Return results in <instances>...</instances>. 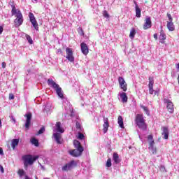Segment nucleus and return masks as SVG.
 Here are the masks:
<instances>
[{
  "mask_svg": "<svg viewBox=\"0 0 179 179\" xmlns=\"http://www.w3.org/2000/svg\"><path fill=\"white\" fill-rule=\"evenodd\" d=\"M3 31V27L2 26H0V34H2Z\"/></svg>",
  "mask_w": 179,
  "mask_h": 179,
  "instance_id": "obj_49",
  "label": "nucleus"
},
{
  "mask_svg": "<svg viewBox=\"0 0 179 179\" xmlns=\"http://www.w3.org/2000/svg\"><path fill=\"white\" fill-rule=\"evenodd\" d=\"M81 52L83 53L84 55H87L89 54V46L85 42L81 43L80 44Z\"/></svg>",
  "mask_w": 179,
  "mask_h": 179,
  "instance_id": "obj_13",
  "label": "nucleus"
},
{
  "mask_svg": "<svg viewBox=\"0 0 179 179\" xmlns=\"http://www.w3.org/2000/svg\"><path fill=\"white\" fill-rule=\"evenodd\" d=\"M11 121L14 123L16 124V120L13 117V116H11Z\"/></svg>",
  "mask_w": 179,
  "mask_h": 179,
  "instance_id": "obj_48",
  "label": "nucleus"
},
{
  "mask_svg": "<svg viewBox=\"0 0 179 179\" xmlns=\"http://www.w3.org/2000/svg\"><path fill=\"white\" fill-rule=\"evenodd\" d=\"M15 17L16 19L14 20L15 27H19L20 26H22V24H23V15L22 14V12H20V10H18Z\"/></svg>",
  "mask_w": 179,
  "mask_h": 179,
  "instance_id": "obj_5",
  "label": "nucleus"
},
{
  "mask_svg": "<svg viewBox=\"0 0 179 179\" xmlns=\"http://www.w3.org/2000/svg\"><path fill=\"white\" fill-rule=\"evenodd\" d=\"M15 99V96L13 94H9V100H13Z\"/></svg>",
  "mask_w": 179,
  "mask_h": 179,
  "instance_id": "obj_45",
  "label": "nucleus"
},
{
  "mask_svg": "<svg viewBox=\"0 0 179 179\" xmlns=\"http://www.w3.org/2000/svg\"><path fill=\"white\" fill-rule=\"evenodd\" d=\"M135 34H136V31L135 30V28H133L130 31V34H129V37L131 40H134V38H135Z\"/></svg>",
  "mask_w": 179,
  "mask_h": 179,
  "instance_id": "obj_26",
  "label": "nucleus"
},
{
  "mask_svg": "<svg viewBox=\"0 0 179 179\" xmlns=\"http://www.w3.org/2000/svg\"><path fill=\"white\" fill-rule=\"evenodd\" d=\"M24 117H26V122H25V128L26 129H29L30 128V124L31 123V113H27Z\"/></svg>",
  "mask_w": 179,
  "mask_h": 179,
  "instance_id": "obj_12",
  "label": "nucleus"
},
{
  "mask_svg": "<svg viewBox=\"0 0 179 179\" xmlns=\"http://www.w3.org/2000/svg\"><path fill=\"white\" fill-rule=\"evenodd\" d=\"M112 164H111V159H108L106 162V167H111Z\"/></svg>",
  "mask_w": 179,
  "mask_h": 179,
  "instance_id": "obj_39",
  "label": "nucleus"
},
{
  "mask_svg": "<svg viewBox=\"0 0 179 179\" xmlns=\"http://www.w3.org/2000/svg\"><path fill=\"white\" fill-rule=\"evenodd\" d=\"M159 38L160 40V43H162V44L164 43V41L166 40V34H164V31H163V27H162Z\"/></svg>",
  "mask_w": 179,
  "mask_h": 179,
  "instance_id": "obj_20",
  "label": "nucleus"
},
{
  "mask_svg": "<svg viewBox=\"0 0 179 179\" xmlns=\"http://www.w3.org/2000/svg\"><path fill=\"white\" fill-rule=\"evenodd\" d=\"M73 145L76 149L70 150V155L73 157H79V156H82V153H83V150H85V149L80 145V142L78 140H74Z\"/></svg>",
  "mask_w": 179,
  "mask_h": 179,
  "instance_id": "obj_2",
  "label": "nucleus"
},
{
  "mask_svg": "<svg viewBox=\"0 0 179 179\" xmlns=\"http://www.w3.org/2000/svg\"><path fill=\"white\" fill-rule=\"evenodd\" d=\"M0 128H2V121H1V119H0Z\"/></svg>",
  "mask_w": 179,
  "mask_h": 179,
  "instance_id": "obj_54",
  "label": "nucleus"
},
{
  "mask_svg": "<svg viewBox=\"0 0 179 179\" xmlns=\"http://www.w3.org/2000/svg\"><path fill=\"white\" fill-rule=\"evenodd\" d=\"M117 123L120 128H124V119H122V116H119L117 118Z\"/></svg>",
  "mask_w": 179,
  "mask_h": 179,
  "instance_id": "obj_25",
  "label": "nucleus"
},
{
  "mask_svg": "<svg viewBox=\"0 0 179 179\" xmlns=\"http://www.w3.org/2000/svg\"><path fill=\"white\" fill-rule=\"evenodd\" d=\"M141 108H143V110L145 111V114H147V115H150V113L149 112V109L148 108V107L143 106V105H141L140 106Z\"/></svg>",
  "mask_w": 179,
  "mask_h": 179,
  "instance_id": "obj_30",
  "label": "nucleus"
},
{
  "mask_svg": "<svg viewBox=\"0 0 179 179\" xmlns=\"http://www.w3.org/2000/svg\"><path fill=\"white\" fill-rule=\"evenodd\" d=\"M166 27L169 31H174V30H176V27L174 26V23H173V21H167Z\"/></svg>",
  "mask_w": 179,
  "mask_h": 179,
  "instance_id": "obj_18",
  "label": "nucleus"
},
{
  "mask_svg": "<svg viewBox=\"0 0 179 179\" xmlns=\"http://www.w3.org/2000/svg\"><path fill=\"white\" fill-rule=\"evenodd\" d=\"M29 17L34 29H35L36 31H38V24L37 23V20H36V17H34V14H33V13H29Z\"/></svg>",
  "mask_w": 179,
  "mask_h": 179,
  "instance_id": "obj_8",
  "label": "nucleus"
},
{
  "mask_svg": "<svg viewBox=\"0 0 179 179\" xmlns=\"http://www.w3.org/2000/svg\"><path fill=\"white\" fill-rule=\"evenodd\" d=\"M120 99H122V103H127L128 101V96H127V93L122 92L120 94Z\"/></svg>",
  "mask_w": 179,
  "mask_h": 179,
  "instance_id": "obj_23",
  "label": "nucleus"
},
{
  "mask_svg": "<svg viewBox=\"0 0 179 179\" xmlns=\"http://www.w3.org/2000/svg\"><path fill=\"white\" fill-rule=\"evenodd\" d=\"M58 52H62V50L61 49H59Z\"/></svg>",
  "mask_w": 179,
  "mask_h": 179,
  "instance_id": "obj_55",
  "label": "nucleus"
},
{
  "mask_svg": "<svg viewBox=\"0 0 179 179\" xmlns=\"http://www.w3.org/2000/svg\"><path fill=\"white\" fill-rule=\"evenodd\" d=\"M136 124L140 129L145 131L146 129V123L145 122V118H143V115L137 114L136 116Z\"/></svg>",
  "mask_w": 179,
  "mask_h": 179,
  "instance_id": "obj_4",
  "label": "nucleus"
},
{
  "mask_svg": "<svg viewBox=\"0 0 179 179\" xmlns=\"http://www.w3.org/2000/svg\"><path fill=\"white\" fill-rule=\"evenodd\" d=\"M154 38H155V40H157V34H154Z\"/></svg>",
  "mask_w": 179,
  "mask_h": 179,
  "instance_id": "obj_52",
  "label": "nucleus"
},
{
  "mask_svg": "<svg viewBox=\"0 0 179 179\" xmlns=\"http://www.w3.org/2000/svg\"><path fill=\"white\" fill-rule=\"evenodd\" d=\"M145 23L143 25V29L144 30H148V29H150L152 27V20L150 16H146L145 17Z\"/></svg>",
  "mask_w": 179,
  "mask_h": 179,
  "instance_id": "obj_11",
  "label": "nucleus"
},
{
  "mask_svg": "<svg viewBox=\"0 0 179 179\" xmlns=\"http://www.w3.org/2000/svg\"><path fill=\"white\" fill-rule=\"evenodd\" d=\"M121 89L123 90V92H127V83L124 84H120Z\"/></svg>",
  "mask_w": 179,
  "mask_h": 179,
  "instance_id": "obj_34",
  "label": "nucleus"
},
{
  "mask_svg": "<svg viewBox=\"0 0 179 179\" xmlns=\"http://www.w3.org/2000/svg\"><path fill=\"white\" fill-rule=\"evenodd\" d=\"M0 171L3 173L5 172V170L3 169V166L2 165H0Z\"/></svg>",
  "mask_w": 179,
  "mask_h": 179,
  "instance_id": "obj_46",
  "label": "nucleus"
},
{
  "mask_svg": "<svg viewBox=\"0 0 179 179\" xmlns=\"http://www.w3.org/2000/svg\"><path fill=\"white\" fill-rule=\"evenodd\" d=\"M164 104H166V108L171 114H173L174 113V105L173 104V102L170 101V99H164Z\"/></svg>",
  "mask_w": 179,
  "mask_h": 179,
  "instance_id": "obj_10",
  "label": "nucleus"
},
{
  "mask_svg": "<svg viewBox=\"0 0 179 179\" xmlns=\"http://www.w3.org/2000/svg\"><path fill=\"white\" fill-rule=\"evenodd\" d=\"M78 139H80V141L85 139V135H83V134L79 132L78 136Z\"/></svg>",
  "mask_w": 179,
  "mask_h": 179,
  "instance_id": "obj_35",
  "label": "nucleus"
},
{
  "mask_svg": "<svg viewBox=\"0 0 179 179\" xmlns=\"http://www.w3.org/2000/svg\"><path fill=\"white\" fill-rule=\"evenodd\" d=\"M66 58L69 62H75V57H73V51L72 50V48H66Z\"/></svg>",
  "mask_w": 179,
  "mask_h": 179,
  "instance_id": "obj_6",
  "label": "nucleus"
},
{
  "mask_svg": "<svg viewBox=\"0 0 179 179\" xmlns=\"http://www.w3.org/2000/svg\"><path fill=\"white\" fill-rule=\"evenodd\" d=\"M134 3L135 4V9H136V17H141V8H139V6H138V3L134 1Z\"/></svg>",
  "mask_w": 179,
  "mask_h": 179,
  "instance_id": "obj_19",
  "label": "nucleus"
},
{
  "mask_svg": "<svg viewBox=\"0 0 179 179\" xmlns=\"http://www.w3.org/2000/svg\"><path fill=\"white\" fill-rule=\"evenodd\" d=\"M148 139L149 141V150H150L152 155L156 153V147H155V141H153V136L152 134L148 136Z\"/></svg>",
  "mask_w": 179,
  "mask_h": 179,
  "instance_id": "obj_7",
  "label": "nucleus"
},
{
  "mask_svg": "<svg viewBox=\"0 0 179 179\" xmlns=\"http://www.w3.org/2000/svg\"><path fill=\"white\" fill-rule=\"evenodd\" d=\"M44 131H45V129L43 127L38 130V134L41 135V134H44Z\"/></svg>",
  "mask_w": 179,
  "mask_h": 179,
  "instance_id": "obj_38",
  "label": "nucleus"
},
{
  "mask_svg": "<svg viewBox=\"0 0 179 179\" xmlns=\"http://www.w3.org/2000/svg\"><path fill=\"white\" fill-rule=\"evenodd\" d=\"M26 38H27L28 43H29L30 44H33V39H31V37L30 36L27 35Z\"/></svg>",
  "mask_w": 179,
  "mask_h": 179,
  "instance_id": "obj_37",
  "label": "nucleus"
},
{
  "mask_svg": "<svg viewBox=\"0 0 179 179\" xmlns=\"http://www.w3.org/2000/svg\"><path fill=\"white\" fill-rule=\"evenodd\" d=\"M103 15L104 17H106V19H108V17H110V15H108V13L107 12V10H104L103 12Z\"/></svg>",
  "mask_w": 179,
  "mask_h": 179,
  "instance_id": "obj_40",
  "label": "nucleus"
},
{
  "mask_svg": "<svg viewBox=\"0 0 179 179\" xmlns=\"http://www.w3.org/2000/svg\"><path fill=\"white\" fill-rule=\"evenodd\" d=\"M113 159L116 164H118V163H120L121 162V160H120V157L118 156V154H117L116 152L113 153Z\"/></svg>",
  "mask_w": 179,
  "mask_h": 179,
  "instance_id": "obj_24",
  "label": "nucleus"
},
{
  "mask_svg": "<svg viewBox=\"0 0 179 179\" xmlns=\"http://www.w3.org/2000/svg\"><path fill=\"white\" fill-rule=\"evenodd\" d=\"M48 85L55 90L58 97H59L61 100H62L63 103H66V101H68V99L64 94V91H62V88H61V87H59V85L57 84V83H55L54 80L49 78L48 80Z\"/></svg>",
  "mask_w": 179,
  "mask_h": 179,
  "instance_id": "obj_1",
  "label": "nucleus"
},
{
  "mask_svg": "<svg viewBox=\"0 0 179 179\" xmlns=\"http://www.w3.org/2000/svg\"><path fill=\"white\" fill-rule=\"evenodd\" d=\"M153 77H149V84L153 85Z\"/></svg>",
  "mask_w": 179,
  "mask_h": 179,
  "instance_id": "obj_44",
  "label": "nucleus"
},
{
  "mask_svg": "<svg viewBox=\"0 0 179 179\" xmlns=\"http://www.w3.org/2000/svg\"><path fill=\"white\" fill-rule=\"evenodd\" d=\"M38 155L32 156L31 155H25L22 156L24 167H27L29 164V166L33 165V163H34L36 160H38Z\"/></svg>",
  "mask_w": 179,
  "mask_h": 179,
  "instance_id": "obj_3",
  "label": "nucleus"
},
{
  "mask_svg": "<svg viewBox=\"0 0 179 179\" xmlns=\"http://www.w3.org/2000/svg\"><path fill=\"white\" fill-rule=\"evenodd\" d=\"M31 143L32 145H34V146L38 147L39 144H38V140H37L36 138H32L31 139Z\"/></svg>",
  "mask_w": 179,
  "mask_h": 179,
  "instance_id": "obj_27",
  "label": "nucleus"
},
{
  "mask_svg": "<svg viewBox=\"0 0 179 179\" xmlns=\"http://www.w3.org/2000/svg\"><path fill=\"white\" fill-rule=\"evenodd\" d=\"M56 131L57 132H60V134H64V129H62V127H61V122H57L56 123Z\"/></svg>",
  "mask_w": 179,
  "mask_h": 179,
  "instance_id": "obj_22",
  "label": "nucleus"
},
{
  "mask_svg": "<svg viewBox=\"0 0 179 179\" xmlns=\"http://www.w3.org/2000/svg\"><path fill=\"white\" fill-rule=\"evenodd\" d=\"M52 111V106L50 103H46L43 108V112L45 113L48 115V114H51V112Z\"/></svg>",
  "mask_w": 179,
  "mask_h": 179,
  "instance_id": "obj_14",
  "label": "nucleus"
},
{
  "mask_svg": "<svg viewBox=\"0 0 179 179\" xmlns=\"http://www.w3.org/2000/svg\"><path fill=\"white\" fill-rule=\"evenodd\" d=\"M0 155L3 156V150L2 148H0Z\"/></svg>",
  "mask_w": 179,
  "mask_h": 179,
  "instance_id": "obj_50",
  "label": "nucleus"
},
{
  "mask_svg": "<svg viewBox=\"0 0 179 179\" xmlns=\"http://www.w3.org/2000/svg\"><path fill=\"white\" fill-rule=\"evenodd\" d=\"M75 1H78V0H75Z\"/></svg>",
  "mask_w": 179,
  "mask_h": 179,
  "instance_id": "obj_58",
  "label": "nucleus"
},
{
  "mask_svg": "<svg viewBox=\"0 0 179 179\" xmlns=\"http://www.w3.org/2000/svg\"><path fill=\"white\" fill-rule=\"evenodd\" d=\"M78 34L80 36H85V33L83 32V29L82 28H78Z\"/></svg>",
  "mask_w": 179,
  "mask_h": 179,
  "instance_id": "obj_41",
  "label": "nucleus"
},
{
  "mask_svg": "<svg viewBox=\"0 0 179 179\" xmlns=\"http://www.w3.org/2000/svg\"><path fill=\"white\" fill-rule=\"evenodd\" d=\"M176 69H178L179 71V63L176 64Z\"/></svg>",
  "mask_w": 179,
  "mask_h": 179,
  "instance_id": "obj_53",
  "label": "nucleus"
},
{
  "mask_svg": "<svg viewBox=\"0 0 179 179\" xmlns=\"http://www.w3.org/2000/svg\"><path fill=\"white\" fill-rule=\"evenodd\" d=\"M159 170H160V171H162V172L167 171L166 170V167L164 166V165H160Z\"/></svg>",
  "mask_w": 179,
  "mask_h": 179,
  "instance_id": "obj_42",
  "label": "nucleus"
},
{
  "mask_svg": "<svg viewBox=\"0 0 179 179\" xmlns=\"http://www.w3.org/2000/svg\"><path fill=\"white\" fill-rule=\"evenodd\" d=\"M12 7V10H11V15L12 16H16V15H17V10H16V7L13 5L11 6Z\"/></svg>",
  "mask_w": 179,
  "mask_h": 179,
  "instance_id": "obj_29",
  "label": "nucleus"
},
{
  "mask_svg": "<svg viewBox=\"0 0 179 179\" xmlns=\"http://www.w3.org/2000/svg\"><path fill=\"white\" fill-rule=\"evenodd\" d=\"M167 17L169 18L168 22H173V17H171V15L167 13Z\"/></svg>",
  "mask_w": 179,
  "mask_h": 179,
  "instance_id": "obj_43",
  "label": "nucleus"
},
{
  "mask_svg": "<svg viewBox=\"0 0 179 179\" xmlns=\"http://www.w3.org/2000/svg\"><path fill=\"white\" fill-rule=\"evenodd\" d=\"M118 80H119L120 85H124V84L127 83H125V80L122 77H119Z\"/></svg>",
  "mask_w": 179,
  "mask_h": 179,
  "instance_id": "obj_33",
  "label": "nucleus"
},
{
  "mask_svg": "<svg viewBox=\"0 0 179 179\" xmlns=\"http://www.w3.org/2000/svg\"><path fill=\"white\" fill-rule=\"evenodd\" d=\"M103 134H107V131H108V127H110V124H108V118L103 117Z\"/></svg>",
  "mask_w": 179,
  "mask_h": 179,
  "instance_id": "obj_15",
  "label": "nucleus"
},
{
  "mask_svg": "<svg viewBox=\"0 0 179 179\" xmlns=\"http://www.w3.org/2000/svg\"><path fill=\"white\" fill-rule=\"evenodd\" d=\"M149 93L150 94H155V96L157 94V91H154L153 88H149Z\"/></svg>",
  "mask_w": 179,
  "mask_h": 179,
  "instance_id": "obj_36",
  "label": "nucleus"
},
{
  "mask_svg": "<svg viewBox=\"0 0 179 179\" xmlns=\"http://www.w3.org/2000/svg\"><path fill=\"white\" fill-rule=\"evenodd\" d=\"M162 135L164 136V139H169V127H162Z\"/></svg>",
  "mask_w": 179,
  "mask_h": 179,
  "instance_id": "obj_16",
  "label": "nucleus"
},
{
  "mask_svg": "<svg viewBox=\"0 0 179 179\" xmlns=\"http://www.w3.org/2000/svg\"><path fill=\"white\" fill-rule=\"evenodd\" d=\"M35 1V2H37V0H34Z\"/></svg>",
  "mask_w": 179,
  "mask_h": 179,
  "instance_id": "obj_57",
  "label": "nucleus"
},
{
  "mask_svg": "<svg viewBox=\"0 0 179 179\" xmlns=\"http://www.w3.org/2000/svg\"><path fill=\"white\" fill-rule=\"evenodd\" d=\"M148 88H149V89L153 88V84H149V85H148Z\"/></svg>",
  "mask_w": 179,
  "mask_h": 179,
  "instance_id": "obj_51",
  "label": "nucleus"
},
{
  "mask_svg": "<svg viewBox=\"0 0 179 179\" xmlns=\"http://www.w3.org/2000/svg\"><path fill=\"white\" fill-rule=\"evenodd\" d=\"M33 73H36V70H34V69L33 67L28 69L27 71V75H31Z\"/></svg>",
  "mask_w": 179,
  "mask_h": 179,
  "instance_id": "obj_31",
  "label": "nucleus"
},
{
  "mask_svg": "<svg viewBox=\"0 0 179 179\" xmlns=\"http://www.w3.org/2000/svg\"><path fill=\"white\" fill-rule=\"evenodd\" d=\"M1 66H2L3 69L6 68V63H5V62H2Z\"/></svg>",
  "mask_w": 179,
  "mask_h": 179,
  "instance_id": "obj_47",
  "label": "nucleus"
},
{
  "mask_svg": "<svg viewBox=\"0 0 179 179\" xmlns=\"http://www.w3.org/2000/svg\"><path fill=\"white\" fill-rule=\"evenodd\" d=\"M77 164L75 160H71L70 162L67 163L62 167L63 171H69V170H72L73 167H76Z\"/></svg>",
  "mask_w": 179,
  "mask_h": 179,
  "instance_id": "obj_9",
  "label": "nucleus"
},
{
  "mask_svg": "<svg viewBox=\"0 0 179 179\" xmlns=\"http://www.w3.org/2000/svg\"><path fill=\"white\" fill-rule=\"evenodd\" d=\"M53 138H55V141L57 142L58 145H62V141H61V134L59 133H54L53 134Z\"/></svg>",
  "mask_w": 179,
  "mask_h": 179,
  "instance_id": "obj_17",
  "label": "nucleus"
},
{
  "mask_svg": "<svg viewBox=\"0 0 179 179\" xmlns=\"http://www.w3.org/2000/svg\"><path fill=\"white\" fill-rule=\"evenodd\" d=\"M19 145V139L18 138H15L13 139L11 141V147L13 148V150H15L16 149V146Z\"/></svg>",
  "mask_w": 179,
  "mask_h": 179,
  "instance_id": "obj_21",
  "label": "nucleus"
},
{
  "mask_svg": "<svg viewBox=\"0 0 179 179\" xmlns=\"http://www.w3.org/2000/svg\"><path fill=\"white\" fill-rule=\"evenodd\" d=\"M76 127L80 132H82V126L80 125V123L79 122H76Z\"/></svg>",
  "mask_w": 179,
  "mask_h": 179,
  "instance_id": "obj_32",
  "label": "nucleus"
},
{
  "mask_svg": "<svg viewBox=\"0 0 179 179\" xmlns=\"http://www.w3.org/2000/svg\"><path fill=\"white\" fill-rule=\"evenodd\" d=\"M139 138L141 139V141H142V138L141 137V135H139Z\"/></svg>",
  "mask_w": 179,
  "mask_h": 179,
  "instance_id": "obj_56",
  "label": "nucleus"
},
{
  "mask_svg": "<svg viewBox=\"0 0 179 179\" xmlns=\"http://www.w3.org/2000/svg\"><path fill=\"white\" fill-rule=\"evenodd\" d=\"M17 174H18L19 177L20 178H22V177H23V176H26V171H24V170H23V169H19L17 171Z\"/></svg>",
  "mask_w": 179,
  "mask_h": 179,
  "instance_id": "obj_28",
  "label": "nucleus"
}]
</instances>
